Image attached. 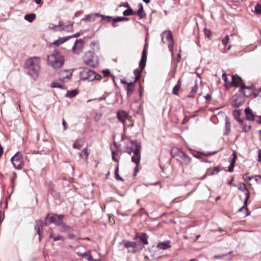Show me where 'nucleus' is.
Returning <instances> with one entry per match:
<instances>
[{
	"mask_svg": "<svg viewBox=\"0 0 261 261\" xmlns=\"http://www.w3.org/2000/svg\"><path fill=\"white\" fill-rule=\"evenodd\" d=\"M141 141L138 140H132L129 143L126 145L124 150V152L127 153L129 155H131L132 153L134 154L132 156L131 160L136 165L134 171V176H136L138 172V166L140 164L141 160Z\"/></svg>",
	"mask_w": 261,
	"mask_h": 261,
	"instance_id": "f257e3e1",
	"label": "nucleus"
},
{
	"mask_svg": "<svg viewBox=\"0 0 261 261\" xmlns=\"http://www.w3.org/2000/svg\"><path fill=\"white\" fill-rule=\"evenodd\" d=\"M40 63V58L38 57H30L25 62L24 68L28 73L34 80H36L39 75L41 68Z\"/></svg>",
	"mask_w": 261,
	"mask_h": 261,
	"instance_id": "f03ea898",
	"label": "nucleus"
},
{
	"mask_svg": "<svg viewBox=\"0 0 261 261\" xmlns=\"http://www.w3.org/2000/svg\"><path fill=\"white\" fill-rule=\"evenodd\" d=\"M64 56L57 49H55L51 54L47 57V63L54 68H59L64 64Z\"/></svg>",
	"mask_w": 261,
	"mask_h": 261,
	"instance_id": "7ed1b4c3",
	"label": "nucleus"
},
{
	"mask_svg": "<svg viewBox=\"0 0 261 261\" xmlns=\"http://www.w3.org/2000/svg\"><path fill=\"white\" fill-rule=\"evenodd\" d=\"M64 218V215L63 214H48L45 218V225L46 226L51 224H55L56 225H62L63 222Z\"/></svg>",
	"mask_w": 261,
	"mask_h": 261,
	"instance_id": "20e7f679",
	"label": "nucleus"
},
{
	"mask_svg": "<svg viewBox=\"0 0 261 261\" xmlns=\"http://www.w3.org/2000/svg\"><path fill=\"white\" fill-rule=\"evenodd\" d=\"M148 47L147 44H145L144 46V49L142 53V55L141 57V59L139 64L140 67L141 68L140 71L138 69H135L134 71V74L135 75V81L134 82H137V81L140 80V72L142 70L145 68L146 62L147 60V52L146 49Z\"/></svg>",
	"mask_w": 261,
	"mask_h": 261,
	"instance_id": "39448f33",
	"label": "nucleus"
},
{
	"mask_svg": "<svg viewBox=\"0 0 261 261\" xmlns=\"http://www.w3.org/2000/svg\"><path fill=\"white\" fill-rule=\"evenodd\" d=\"M148 236L144 232H136L134 240L136 241L138 245H139L141 248H139V250H142L145 245L148 244Z\"/></svg>",
	"mask_w": 261,
	"mask_h": 261,
	"instance_id": "423d86ee",
	"label": "nucleus"
},
{
	"mask_svg": "<svg viewBox=\"0 0 261 261\" xmlns=\"http://www.w3.org/2000/svg\"><path fill=\"white\" fill-rule=\"evenodd\" d=\"M101 79V75L93 70L84 69L83 71V81L87 80L89 82H93L95 80H100Z\"/></svg>",
	"mask_w": 261,
	"mask_h": 261,
	"instance_id": "0eeeda50",
	"label": "nucleus"
},
{
	"mask_svg": "<svg viewBox=\"0 0 261 261\" xmlns=\"http://www.w3.org/2000/svg\"><path fill=\"white\" fill-rule=\"evenodd\" d=\"M12 162L14 168L20 170L22 168L23 158L22 154L19 151H17L11 158Z\"/></svg>",
	"mask_w": 261,
	"mask_h": 261,
	"instance_id": "6e6552de",
	"label": "nucleus"
},
{
	"mask_svg": "<svg viewBox=\"0 0 261 261\" xmlns=\"http://www.w3.org/2000/svg\"><path fill=\"white\" fill-rule=\"evenodd\" d=\"M161 39L163 43H165L166 41L164 40L165 38L166 39V42H169L168 47L170 51L172 50L173 46L174 40L171 31H165L161 35Z\"/></svg>",
	"mask_w": 261,
	"mask_h": 261,
	"instance_id": "1a4fd4ad",
	"label": "nucleus"
},
{
	"mask_svg": "<svg viewBox=\"0 0 261 261\" xmlns=\"http://www.w3.org/2000/svg\"><path fill=\"white\" fill-rule=\"evenodd\" d=\"M120 244L121 245H123L124 247L128 249L129 248H132L134 249L132 251L128 250V252H132V253H136L137 250H139V248H141L139 246V245H138V244L135 241H130L128 240H123L122 242H120Z\"/></svg>",
	"mask_w": 261,
	"mask_h": 261,
	"instance_id": "9d476101",
	"label": "nucleus"
},
{
	"mask_svg": "<svg viewBox=\"0 0 261 261\" xmlns=\"http://www.w3.org/2000/svg\"><path fill=\"white\" fill-rule=\"evenodd\" d=\"M242 84L240 85L239 92L243 93L245 97H249L254 94V91L252 89V87L251 86L245 85V83H241Z\"/></svg>",
	"mask_w": 261,
	"mask_h": 261,
	"instance_id": "9b49d317",
	"label": "nucleus"
},
{
	"mask_svg": "<svg viewBox=\"0 0 261 261\" xmlns=\"http://www.w3.org/2000/svg\"><path fill=\"white\" fill-rule=\"evenodd\" d=\"M73 70H65L59 73V77L61 82L70 80L72 75Z\"/></svg>",
	"mask_w": 261,
	"mask_h": 261,
	"instance_id": "f8f14e48",
	"label": "nucleus"
},
{
	"mask_svg": "<svg viewBox=\"0 0 261 261\" xmlns=\"http://www.w3.org/2000/svg\"><path fill=\"white\" fill-rule=\"evenodd\" d=\"M74 54L79 55L82 50V39H76L72 48Z\"/></svg>",
	"mask_w": 261,
	"mask_h": 261,
	"instance_id": "ddd939ff",
	"label": "nucleus"
},
{
	"mask_svg": "<svg viewBox=\"0 0 261 261\" xmlns=\"http://www.w3.org/2000/svg\"><path fill=\"white\" fill-rule=\"evenodd\" d=\"M177 155L183 160L185 164L188 165L190 163L191 159L186 152L178 150Z\"/></svg>",
	"mask_w": 261,
	"mask_h": 261,
	"instance_id": "4468645a",
	"label": "nucleus"
},
{
	"mask_svg": "<svg viewBox=\"0 0 261 261\" xmlns=\"http://www.w3.org/2000/svg\"><path fill=\"white\" fill-rule=\"evenodd\" d=\"M243 101L241 96L237 95L233 96L231 102V105L233 107L239 108L243 104Z\"/></svg>",
	"mask_w": 261,
	"mask_h": 261,
	"instance_id": "2eb2a0df",
	"label": "nucleus"
},
{
	"mask_svg": "<svg viewBox=\"0 0 261 261\" xmlns=\"http://www.w3.org/2000/svg\"><path fill=\"white\" fill-rule=\"evenodd\" d=\"M93 53L91 51H89L88 54H86L85 56V62L86 64L88 65H89L90 66H95L97 65V62L95 61V62H93V59L90 58L89 59H87V57H90L93 58Z\"/></svg>",
	"mask_w": 261,
	"mask_h": 261,
	"instance_id": "dca6fc26",
	"label": "nucleus"
},
{
	"mask_svg": "<svg viewBox=\"0 0 261 261\" xmlns=\"http://www.w3.org/2000/svg\"><path fill=\"white\" fill-rule=\"evenodd\" d=\"M43 228V221L41 220H37L35 221V229L36 230V234L38 236L41 233V231Z\"/></svg>",
	"mask_w": 261,
	"mask_h": 261,
	"instance_id": "f3484780",
	"label": "nucleus"
},
{
	"mask_svg": "<svg viewBox=\"0 0 261 261\" xmlns=\"http://www.w3.org/2000/svg\"><path fill=\"white\" fill-rule=\"evenodd\" d=\"M244 112L247 120L254 121L255 120V115L253 113L252 110L250 108H246Z\"/></svg>",
	"mask_w": 261,
	"mask_h": 261,
	"instance_id": "a211bd4d",
	"label": "nucleus"
},
{
	"mask_svg": "<svg viewBox=\"0 0 261 261\" xmlns=\"http://www.w3.org/2000/svg\"><path fill=\"white\" fill-rule=\"evenodd\" d=\"M73 23L72 22H69L67 24H64L62 22H59L61 31H65L67 32H71L73 30Z\"/></svg>",
	"mask_w": 261,
	"mask_h": 261,
	"instance_id": "6ab92c4d",
	"label": "nucleus"
},
{
	"mask_svg": "<svg viewBox=\"0 0 261 261\" xmlns=\"http://www.w3.org/2000/svg\"><path fill=\"white\" fill-rule=\"evenodd\" d=\"M100 14L96 13L94 14H91L87 15L83 18V20L85 21H94L96 20V18L99 17Z\"/></svg>",
	"mask_w": 261,
	"mask_h": 261,
	"instance_id": "aec40b11",
	"label": "nucleus"
},
{
	"mask_svg": "<svg viewBox=\"0 0 261 261\" xmlns=\"http://www.w3.org/2000/svg\"><path fill=\"white\" fill-rule=\"evenodd\" d=\"M127 113L123 111H118L117 113V117L118 119L123 123H124L126 118L127 117Z\"/></svg>",
	"mask_w": 261,
	"mask_h": 261,
	"instance_id": "412c9836",
	"label": "nucleus"
},
{
	"mask_svg": "<svg viewBox=\"0 0 261 261\" xmlns=\"http://www.w3.org/2000/svg\"><path fill=\"white\" fill-rule=\"evenodd\" d=\"M225 130L223 133L224 136H227L230 132V127L231 124L230 122L229 121V119L227 116H226L225 118Z\"/></svg>",
	"mask_w": 261,
	"mask_h": 261,
	"instance_id": "4be33fe9",
	"label": "nucleus"
},
{
	"mask_svg": "<svg viewBox=\"0 0 261 261\" xmlns=\"http://www.w3.org/2000/svg\"><path fill=\"white\" fill-rule=\"evenodd\" d=\"M156 247L159 249L166 250L167 248L171 247L170 241H166L162 242H160L157 245Z\"/></svg>",
	"mask_w": 261,
	"mask_h": 261,
	"instance_id": "5701e85b",
	"label": "nucleus"
},
{
	"mask_svg": "<svg viewBox=\"0 0 261 261\" xmlns=\"http://www.w3.org/2000/svg\"><path fill=\"white\" fill-rule=\"evenodd\" d=\"M241 113V111L237 109L234 110L232 112V115L235 120H236L239 123H242L244 121V120L240 118Z\"/></svg>",
	"mask_w": 261,
	"mask_h": 261,
	"instance_id": "b1692460",
	"label": "nucleus"
},
{
	"mask_svg": "<svg viewBox=\"0 0 261 261\" xmlns=\"http://www.w3.org/2000/svg\"><path fill=\"white\" fill-rule=\"evenodd\" d=\"M123 84H127L126 86V90L127 91V95L132 94L135 89V83H123Z\"/></svg>",
	"mask_w": 261,
	"mask_h": 261,
	"instance_id": "393cba45",
	"label": "nucleus"
},
{
	"mask_svg": "<svg viewBox=\"0 0 261 261\" xmlns=\"http://www.w3.org/2000/svg\"><path fill=\"white\" fill-rule=\"evenodd\" d=\"M70 39V37H63L60 38L59 39L54 41L52 44L56 46H59L60 45L63 44L66 41Z\"/></svg>",
	"mask_w": 261,
	"mask_h": 261,
	"instance_id": "a878e982",
	"label": "nucleus"
},
{
	"mask_svg": "<svg viewBox=\"0 0 261 261\" xmlns=\"http://www.w3.org/2000/svg\"><path fill=\"white\" fill-rule=\"evenodd\" d=\"M83 258L88 261H100V259H95L93 258L90 251L83 253Z\"/></svg>",
	"mask_w": 261,
	"mask_h": 261,
	"instance_id": "bb28decb",
	"label": "nucleus"
},
{
	"mask_svg": "<svg viewBox=\"0 0 261 261\" xmlns=\"http://www.w3.org/2000/svg\"><path fill=\"white\" fill-rule=\"evenodd\" d=\"M139 7V8L137 12H136V15H137L139 16V19H141L145 17L146 14L144 11L143 7L142 5L140 4Z\"/></svg>",
	"mask_w": 261,
	"mask_h": 261,
	"instance_id": "cd10ccee",
	"label": "nucleus"
},
{
	"mask_svg": "<svg viewBox=\"0 0 261 261\" xmlns=\"http://www.w3.org/2000/svg\"><path fill=\"white\" fill-rule=\"evenodd\" d=\"M129 20V19L128 18L125 17H116L113 19V22L112 23V26L113 27H116L118 25L116 24V22L121 21H128Z\"/></svg>",
	"mask_w": 261,
	"mask_h": 261,
	"instance_id": "c85d7f7f",
	"label": "nucleus"
},
{
	"mask_svg": "<svg viewBox=\"0 0 261 261\" xmlns=\"http://www.w3.org/2000/svg\"><path fill=\"white\" fill-rule=\"evenodd\" d=\"M79 93V91L76 89L68 90L65 94V96L68 98H73Z\"/></svg>",
	"mask_w": 261,
	"mask_h": 261,
	"instance_id": "c756f323",
	"label": "nucleus"
},
{
	"mask_svg": "<svg viewBox=\"0 0 261 261\" xmlns=\"http://www.w3.org/2000/svg\"><path fill=\"white\" fill-rule=\"evenodd\" d=\"M198 87L196 84H195L194 86L192 87L191 92L190 94L187 95V97L189 98H194L195 97V94L197 92Z\"/></svg>",
	"mask_w": 261,
	"mask_h": 261,
	"instance_id": "7c9ffc66",
	"label": "nucleus"
},
{
	"mask_svg": "<svg viewBox=\"0 0 261 261\" xmlns=\"http://www.w3.org/2000/svg\"><path fill=\"white\" fill-rule=\"evenodd\" d=\"M102 73L103 74L104 76L105 77L111 76L112 77V80L113 81V82H115L116 80H118V79L117 78L115 75L111 74L110 71L109 69H105L102 70Z\"/></svg>",
	"mask_w": 261,
	"mask_h": 261,
	"instance_id": "2f4dec72",
	"label": "nucleus"
},
{
	"mask_svg": "<svg viewBox=\"0 0 261 261\" xmlns=\"http://www.w3.org/2000/svg\"><path fill=\"white\" fill-rule=\"evenodd\" d=\"M181 87V83H177V84L173 88L172 93L176 95H178V92L180 91Z\"/></svg>",
	"mask_w": 261,
	"mask_h": 261,
	"instance_id": "473e14b6",
	"label": "nucleus"
},
{
	"mask_svg": "<svg viewBox=\"0 0 261 261\" xmlns=\"http://www.w3.org/2000/svg\"><path fill=\"white\" fill-rule=\"evenodd\" d=\"M35 18L36 14L34 13L28 14L25 15L24 16V19L27 20L29 22H33Z\"/></svg>",
	"mask_w": 261,
	"mask_h": 261,
	"instance_id": "72a5a7b5",
	"label": "nucleus"
},
{
	"mask_svg": "<svg viewBox=\"0 0 261 261\" xmlns=\"http://www.w3.org/2000/svg\"><path fill=\"white\" fill-rule=\"evenodd\" d=\"M136 12L134 11L130 7H129L128 9L124 10L123 12V14L124 16L134 15H136Z\"/></svg>",
	"mask_w": 261,
	"mask_h": 261,
	"instance_id": "f704fd0d",
	"label": "nucleus"
},
{
	"mask_svg": "<svg viewBox=\"0 0 261 261\" xmlns=\"http://www.w3.org/2000/svg\"><path fill=\"white\" fill-rule=\"evenodd\" d=\"M239 83H224V86L226 89H228L232 87H239L240 86Z\"/></svg>",
	"mask_w": 261,
	"mask_h": 261,
	"instance_id": "c9c22d12",
	"label": "nucleus"
},
{
	"mask_svg": "<svg viewBox=\"0 0 261 261\" xmlns=\"http://www.w3.org/2000/svg\"><path fill=\"white\" fill-rule=\"evenodd\" d=\"M82 147V139H77L73 143V147L75 149H80Z\"/></svg>",
	"mask_w": 261,
	"mask_h": 261,
	"instance_id": "e433bc0d",
	"label": "nucleus"
},
{
	"mask_svg": "<svg viewBox=\"0 0 261 261\" xmlns=\"http://www.w3.org/2000/svg\"><path fill=\"white\" fill-rule=\"evenodd\" d=\"M115 177L117 180L123 181L124 179L119 174V165H117L115 170Z\"/></svg>",
	"mask_w": 261,
	"mask_h": 261,
	"instance_id": "4c0bfd02",
	"label": "nucleus"
},
{
	"mask_svg": "<svg viewBox=\"0 0 261 261\" xmlns=\"http://www.w3.org/2000/svg\"><path fill=\"white\" fill-rule=\"evenodd\" d=\"M49 29L54 31H61V28L60 27L59 23L58 24H54L53 23L49 24Z\"/></svg>",
	"mask_w": 261,
	"mask_h": 261,
	"instance_id": "58836bf2",
	"label": "nucleus"
},
{
	"mask_svg": "<svg viewBox=\"0 0 261 261\" xmlns=\"http://www.w3.org/2000/svg\"><path fill=\"white\" fill-rule=\"evenodd\" d=\"M50 238H52L54 240V241H60V240H62V241H63L64 240V238L63 237L60 236V235H55L53 233H51L50 235Z\"/></svg>",
	"mask_w": 261,
	"mask_h": 261,
	"instance_id": "ea45409f",
	"label": "nucleus"
},
{
	"mask_svg": "<svg viewBox=\"0 0 261 261\" xmlns=\"http://www.w3.org/2000/svg\"><path fill=\"white\" fill-rule=\"evenodd\" d=\"M71 229L70 226L69 225H66L63 223L62 226L60 229V231L61 232H68L70 231Z\"/></svg>",
	"mask_w": 261,
	"mask_h": 261,
	"instance_id": "a19ab883",
	"label": "nucleus"
},
{
	"mask_svg": "<svg viewBox=\"0 0 261 261\" xmlns=\"http://www.w3.org/2000/svg\"><path fill=\"white\" fill-rule=\"evenodd\" d=\"M99 17H101V21L106 20L107 22H110V21H111L112 20L113 21V19H114L112 16H104V15H101V14H100V16H99Z\"/></svg>",
	"mask_w": 261,
	"mask_h": 261,
	"instance_id": "79ce46f5",
	"label": "nucleus"
},
{
	"mask_svg": "<svg viewBox=\"0 0 261 261\" xmlns=\"http://www.w3.org/2000/svg\"><path fill=\"white\" fill-rule=\"evenodd\" d=\"M218 152V151H214L213 152H204L202 151H199L198 153H200L201 155L205 156H209L216 154Z\"/></svg>",
	"mask_w": 261,
	"mask_h": 261,
	"instance_id": "37998d69",
	"label": "nucleus"
},
{
	"mask_svg": "<svg viewBox=\"0 0 261 261\" xmlns=\"http://www.w3.org/2000/svg\"><path fill=\"white\" fill-rule=\"evenodd\" d=\"M220 170H221L219 166L215 167L214 168L213 171L211 173H210L208 175L212 176L217 174L220 171Z\"/></svg>",
	"mask_w": 261,
	"mask_h": 261,
	"instance_id": "c03bdc74",
	"label": "nucleus"
},
{
	"mask_svg": "<svg viewBox=\"0 0 261 261\" xmlns=\"http://www.w3.org/2000/svg\"><path fill=\"white\" fill-rule=\"evenodd\" d=\"M50 87L51 88H63V86L60 83H51Z\"/></svg>",
	"mask_w": 261,
	"mask_h": 261,
	"instance_id": "a18cd8bd",
	"label": "nucleus"
},
{
	"mask_svg": "<svg viewBox=\"0 0 261 261\" xmlns=\"http://www.w3.org/2000/svg\"><path fill=\"white\" fill-rule=\"evenodd\" d=\"M191 76L192 79L195 80V82H198V81H200L201 82V78L196 73H191Z\"/></svg>",
	"mask_w": 261,
	"mask_h": 261,
	"instance_id": "49530a36",
	"label": "nucleus"
},
{
	"mask_svg": "<svg viewBox=\"0 0 261 261\" xmlns=\"http://www.w3.org/2000/svg\"><path fill=\"white\" fill-rule=\"evenodd\" d=\"M254 11L256 13L258 14H261V5L259 4H257L254 8Z\"/></svg>",
	"mask_w": 261,
	"mask_h": 261,
	"instance_id": "de8ad7c7",
	"label": "nucleus"
},
{
	"mask_svg": "<svg viewBox=\"0 0 261 261\" xmlns=\"http://www.w3.org/2000/svg\"><path fill=\"white\" fill-rule=\"evenodd\" d=\"M238 189L241 191H245L247 189L246 185L244 183H240L238 186Z\"/></svg>",
	"mask_w": 261,
	"mask_h": 261,
	"instance_id": "09e8293b",
	"label": "nucleus"
},
{
	"mask_svg": "<svg viewBox=\"0 0 261 261\" xmlns=\"http://www.w3.org/2000/svg\"><path fill=\"white\" fill-rule=\"evenodd\" d=\"M251 127H252L251 125H250V124L247 125V124H244L243 125V128L244 132H245V133H247L251 129Z\"/></svg>",
	"mask_w": 261,
	"mask_h": 261,
	"instance_id": "8fccbe9b",
	"label": "nucleus"
},
{
	"mask_svg": "<svg viewBox=\"0 0 261 261\" xmlns=\"http://www.w3.org/2000/svg\"><path fill=\"white\" fill-rule=\"evenodd\" d=\"M248 173H246L243 175V178L246 181L250 180L254 178L253 176H248Z\"/></svg>",
	"mask_w": 261,
	"mask_h": 261,
	"instance_id": "3c124183",
	"label": "nucleus"
},
{
	"mask_svg": "<svg viewBox=\"0 0 261 261\" xmlns=\"http://www.w3.org/2000/svg\"><path fill=\"white\" fill-rule=\"evenodd\" d=\"M229 41V36L226 35L222 40V43L224 46H226Z\"/></svg>",
	"mask_w": 261,
	"mask_h": 261,
	"instance_id": "603ef678",
	"label": "nucleus"
},
{
	"mask_svg": "<svg viewBox=\"0 0 261 261\" xmlns=\"http://www.w3.org/2000/svg\"><path fill=\"white\" fill-rule=\"evenodd\" d=\"M240 80V82H242V80L241 77L237 75H233L232 76V81L231 82H238V80Z\"/></svg>",
	"mask_w": 261,
	"mask_h": 261,
	"instance_id": "864d4df0",
	"label": "nucleus"
},
{
	"mask_svg": "<svg viewBox=\"0 0 261 261\" xmlns=\"http://www.w3.org/2000/svg\"><path fill=\"white\" fill-rule=\"evenodd\" d=\"M198 152L199 151H197V153H195V154L193 153V156L195 157V158L200 159L201 162H207V161H206V160L205 161L201 158V155L200 154V153H199Z\"/></svg>",
	"mask_w": 261,
	"mask_h": 261,
	"instance_id": "5fc2aeb1",
	"label": "nucleus"
},
{
	"mask_svg": "<svg viewBox=\"0 0 261 261\" xmlns=\"http://www.w3.org/2000/svg\"><path fill=\"white\" fill-rule=\"evenodd\" d=\"M83 153L86 156L85 160L87 161L88 159V156L90 153V150L86 147L83 150Z\"/></svg>",
	"mask_w": 261,
	"mask_h": 261,
	"instance_id": "6e6d98bb",
	"label": "nucleus"
},
{
	"mask_svg": "<svg viewBox=\"0 0 261 261\" xmlns=\"http://www.w3.org/2000/svg\"><path fill=\"white\" fill-rule=\"evenodd\" d=\"M255 181L257 184H261V176L260 175H255L254 176V178Z\"/></svg>",
	"mask_w": 261,
	"mask_h": 261,
	"instance_id": "4d7b16f0",
	"label": "nucleus"
},
{
	"mask_svg": "<svg viewBox=\"0 0 261 261\" xmlns=\"http://www.w3.org/2000/svg\"><path fill=\"white\" fill-rule=\"evenodd\" d=\"M237 158V155L234 153H233V158L231 160L230 164H233L234 165Z\"/></svg>",
	"mask_w": 261,
	"mask_h": 261,
	"instance_id": "13d9d810",
	"label": "nucleus"
},
{
	"mask_svg": "<svg viewBox=\"0 0 261 261\" xmlns=\"http://www.w3.org/2000/svg\"><path fill=\"white\" fill-rule=\"evenodd\" d=\"M49 193L54 195L55 196H56V197H58L59 196V195L58 194V192H57L56 191H54L53 189H51L50 191H49Z\"/></svg>",
	"mask_w": 261,
	"mask_h": 261,
	"instance_id": "bf43d9fd",
	"label": "nucleus"
},
{
	"mask_svg": "<svg viewBox=\"0 0 261 261\" xmlns=\"http://www.w3.org/2000/svg\"><path fill=\"white\" fill-rule=\"evenodd\" d=\"M101 114L97 113L94 116V119L95 121H98L101 118Z\"/></svg>",
	"mask_w": 261,
	"mask_h": 261,
	"instance_id": "052dcab7",
	"label": "nucleus"
},
{
	"mask_svg": "<svg viewBox=\"0 0 261 261\" xmlns=\"http://www.w3.org/2000/svg\"><path fill=\"white\" fill-rule=\"evenodd\" d=\"M139 83V95L140 97H141L142 95V93H143V87L141 85V83Z\"/></svg>",
	"mask_w": 261,
	"mask_h": 261,
	"instance_id": "680f3d73",
	"label": "nucleus"
},
{
	"mask_svg": "<svg viewBox=\"0 0 261 261\" xmlns=\"http://www.w3.org/2000/svg\"><path fill=\"white\" fill-rule=\"evenodd\" d=\"M234 167V165L230 164V165L228 167L227 171L229 172H232L233 171Z\"/></svg>",
	"mask_w": 261,
	"mask_h": 261,
	"instance_id": "e2e57ef3",
	"label": "nucleus"
},
{
	"mask_svg": "<svg viewBox=\"0 0 261 261\" xmlns=\"http://www.w3.org/2000/svg\"><path fill=\"white\" fill-rule=\"evenodd\" d=\"M248 200V199H247V198H245L244 202V205L243 206V207H245V209L246 211L248 210V207H247Z\"/></svg>",
	"mask_w": 261,
	"mask_h": 261,
	"instance_id": "0e129e2a",
	"label": "nucleus"
},
{
	"mask_svg": "<svg viewBox=\"0 0 261 261\" xmlns=\"http://www.w3.org/2000/svg\"><path fill=\"white\" fill-rule=\"evenodd\" d=\"M257 161L259 162H261V149H259L258 150V159H257Z\"/></svg>",
	"mask_w": 261,
	"mask_h": 261,
	"instance_id": "69168bd1",
	"label": "nucleus"
},
{
	"mask_svg": "<svg viewBox=\"0 0 261 261\" xmlns=\"http://www.w3.org/2000/svg\"><path fill=\"white\" fill-rule=\"evenodd\" d=\"M245 191H246V193H245V196H246L245 198H247V199H249V198L250 197L249 191L248 189L246 190H245Z\"/></svg>",
	"mask_w": 261,
	"mask_h": 261,
	"instance_id": "338daca9",
	"label": "nucleus"
},
{
	"mask_svg": "<svg viewBox=\"0 0 261 261\" xmlns=\"http://www.w3.org/2000/svg\"><path fill=\"white\" fill-rule=\"evenodd\" d=\"M254 95L255 97L257 96L258 95L261 96V88L258 90V91L257 93H256L255 91L254 92Z\"/></svg>",
	"mask_w": 261,
	"mask_h": 261,
	"instance_id": "774afa93",
	"label": "nucleus"
}]
</instances>
